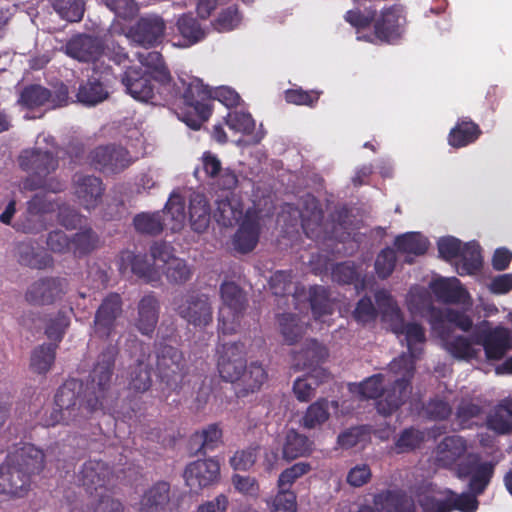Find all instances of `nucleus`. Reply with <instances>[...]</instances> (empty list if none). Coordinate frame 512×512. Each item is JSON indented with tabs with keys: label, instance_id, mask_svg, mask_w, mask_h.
I'll use <instances>...</instances> for the list:
<instances>
[{
	"label": "nucleus",
	"instance_id": "f257e3e1",
	"mask_svg": "<svg viewBox=\"0 0 512 512\" xmlns=\"http://www.w3.org/2000/svg\"><path fill=\"white\" fill-rule=\"evenodd\" d=\"M118 354V344L108 343L98 355L86 384L75 378L66 380L57 389L55 406L65 410L74 419L82 407L89 413L104 409L112 396V379Z\"/></svg>",
	"mask_w": 512,
	"mask_h": 512
},
{
	"label": "nucleus",
	"instance_id": "f03ea898",
	"mask_svg": "<svg viewBox=\"0 0 512 512\" xmlns=\"http://www.w3.org/2000/svg\"><path fill=\"white\" fill-rule=\"evenodd\" d=\"M45 463L42 450L24 444L7 454L0 465V496L24 497L31 487V478L39 474Z\"/></svg>",
	"mask_w": 512,
	"mask_h": 512
},
{
	"label": "nucleus",
	"instance_id": "7ed1b4c3",
	"mask_svg": "<svg viewBox=\"0 0 512 512\" xmlns=\"http://www.w3.org/2000/svg\"><path fill=\"white\" fill-rule=\"evenodd\" d=\"M496 463L481 461L478 453L469 454L456 468L457 478L464 480L469 478L468 488L470 493L459 495L449 491L453 498L447 499L448 507L460 512H475L478 509L477 496L484 493L491 482L495 472Z\"/></svg>",
	"mask_w": 512,
	"mask_h": 512
},
{
	"label": "nucleus",
	"instance_id": "20e7f679",
	"mask_svg": "<svg viewBox=\"0 0 512 512\" xmlns=\"http://www.w3.org/2000/svg\"><path fill=\"white\" fill-rule=\"evenodd\" d=\"M388 369L397 379L383 389L380 399L376 401V409L383 416L392 415L409 399L416 371L412 358L406 354L393 359Z\"/></svg>",
	"mask_w": 512,
	"mask_h": 512
},
{
	"label": "nucleus",
	"instance_id": "39448f33",
	"mask_svg": "<svg viewBox=\"0 0 512 512\" xmlns=\"http://www.w3.org/2000/svg\"><path fill=\"white\" fill-rule=\"evenodd\" d=\"M181 85L183 92L176 114L188 127L198 130L212 114V89L199 78H192L188 82L181 79Z\"/></svg>",
	"mask_w": 512,
	"mask_h": 512
},
{
	"label": "nucleus",
	"instance_id": "423d86ee",
	"mask_svg": "<svg viewBox=\"0 0 512 512\" xmlns=\"http://www.w3.org/2000/svg\"><path fill=\"white\" fill-rule=\"evenodd\" d=\"M301 226L305 235L314 241L339 238V230L346 228L348 211L340 209L330 215L331 225L324 223V212L319 201L311 196L304 201L300 212Z\"/></svg>",
	"mask_w": 512,
	"mask_h": 512
},
{
	"label": "nucleus",
	"instance_id": "0eeeda50",
	"mask_svg": "<svg viewBox=\"0 0 512 512\" xmlns=\"http://www.w3.org/2000/svg\"><path fill=\"white\" fill-rule=\"evenodd\" d=\"M387 307L382 312L383 321L389 324L390 330L397 336L404 335L408 352H403L410 356L416 366V361L423 352V345L426 342L425 330L418 323H405L401 309L396 303L392 302L390 296L386 297Z\"/></svg>",
	"mask_w": 512,
	"mask_h": 512
},
{
	"label": "nucleus",
	"instance_id": "6e6552de",
	"mask_svg": "<svg viewBox=\"0 0 512 512\" xmlns=\"http://www.w3.org/2000/svg\"><path fill=\"white\" fill-rule=\"evenodd\" d=\"M121 83L125 91L137 101L150 102L158 104L162 101L170 102L176 98V91L171 87L168 95H163L158 91V83L154 81V76L144 71L141 66L128 67L121 77Z\"/></svg>",
	"mask_w": 512,
	"mask_h": 512
},
{
	"label": "nucleus",
	"instance_id": "1a4fd4ad",
	"mask_svg": "<svg viewBox=\"0 0 512 512\" xmlns=\"http://www.w3.org/2000/svg\"><path fill=\"white\" fill-rule=\"evenodd\" d=\"M18 163L28 174L23 181V187L29 191L38 190L43 185V177H48L59 166L57 153L38 147L22 151Z\"/></svg>",
	"mask_w": 512,
	"mask_h": 512
},
{
	"label": "nucleus",
	"instance_id": "9d476101",
	"mask_svg": "<svg viewBox=\"0 0 512 512\" xmlns=\"http://www.w3.org/2000/svg\"><path fill=\"white\" fill-rule=\"evenodd\" d=\"M156 371L161 382L171 391L181 389L188 373V365L183 352L162 342L156 344Z\"/></svg>",
	"mask_w": 512,
	"mask_h": 512
},
{
	"label": "nucleus",
	"instance_id": "9b49d317",
	"mask_svg": "<svg viewBox=\"0 0 512 512\" xmlns=\"http://www.w3.org/2000/svg\"><path fill=\"white\" fill-rule=\"evenodd\" d=\"M219 292L223 307L219 311L218 329L223 334H233L239 328L247 306L246 294L234 281H224Z\"/></svg>",
	"mask_w": 512,
	"mask_h": 512
},
{
	"label": "nucleus",
	"instance_id": "f8f14e48",
	"mask_svg": "<svg viewBox=\"0 0 512 512\" xmlns=\"http://www.w3.org/2000/svg\"><path fill=\"white\" fill-rule=\"evenodd\" d=\"M58 202L45 193L34 194L27 202L26 209L12 224V228L24 234H38L45 230V215L56 211Z\"/></svg>",
	"mask_w": 512,
	"mask_h": 512
},
{
	"label": "nucleus",
	"instance_id": "ddd939ff",
	"mask_svg": "<svg viewBox=\"0 0 512 512\" xmlns=\"http://www.w3.org/2000/svg\"><path fill=\"white\" fill-rule=\"evenodd\" d=\"M69 89L64 83H59L49 89L40 84L25 86L19 96L18 102L27 109L45 108L54 110L69 104Z\"/></svg>",
	"mask_w": 512,
	"mask_h": 512
},
{
	"label": "nucleus",
	"instance_id": "4468645a",
	"mask_svg": "<svg viewBox=\"0 0 512 512\" xmlns=\"http://www.w3.org/2000/svg\"><path fill=\"white\" fill-rule=\"evenodd\" d=\"M179 317L194 327H206L213 320V310L208 295L189 291L173 299Z\"/></svg>",
	"mask_w": 512,
	"mask_h": 512
},
{
	"label": "nucleus",
	"instance_id": "2eb2a0df",
	"mask_svg": "<svg viewBox=\"0 0 512 512\" xmlns=\"http://www.w3.org/2000/svg\"><path fill=\"white\" fill-rule=\"evenodd\" d=\"M88 159L95 170L111 174L124 171L135 161L125 147L116 144L97 146L90 152Z\"/></svg>",
	"mask_w": 512,
	"mask_h": 512
},
{
	"label": "nucleus",
	"instance_id": "dca6fc26",
	"mask_svg": "<svg viewBox=\"0 0 512 512\" xmlns=\"http://www.w3.org/2000/svg\"><path fill=\"white\" fill-rule=\"evenodd\" d=\"M69 290L65 277L46 276L34 281L26 290L25 299L31 305H52L61 300Z\"/></svg>",
	"mask_w": 512,
	"mask_h": 512
},
{
	"label": "nucleus",
	"instance_id": "f3484780",
	"mask_svg": "<svg viewBox=\"0 0 512 512\" xmlns=\"http://www.w3.org/2000/svg\"><path fill=\"white\" fill-rule=\"evenodd\" d=\"M123 312V301L120 294L111 292L97 308L93 320V335L100 340H108L117 327V320Z\"/></svg>",
	"mask_w": 512,
	"mask_h": 512
},
{
	"label": "nucleus",
	"instance_id": "a211bd4d",
	"mask_svg": "<svg viewBox=\"0 0 512 512\" xmlns=\"http://www.w3.org/2000/svg\"><path fill=\"white\" fill-rule=\"evenodd\" d=\"M246 346L242 342L224 343L218 349L217 369L220 377L236 383L243 375L247 365Z\"/></svg>",
	"mask_w": 512,
	"mask_h": 512
},
{
	"label": "nucleus",
	"instance_id": "6ab92c4d",
	"mask_svg": "<svg viewBox=\"0 0 512 512\" xmlns=\"http://www.w3.org/2000/svg\"><path fill=\"white\" fill-rule=\"evenodd\" d=\"M115 473L113 467L102 460H88L83 465L78 474V481L85 490L99 496L106 492L113 485Z\"/></svg>",
	"mask_w": 512,
	"mask_h": 512
},
{
	"label": "nucleus",
	"instance_id": "aec40b11",
	"mask_svg": "<svg viewBox=\"0 0 512 512\" xmlns=\"http://www.w3.org/2000/svg\"><path fill=\"white\" fill-rule=\"evenodd\" d=\"M165 31L166 23L161 16L146 14L130 27L126 36L140 46L151 48L162 43Z\"/></svg>",
	"mask_w": 512,
	"mask_h": 512
},
{
	"label": "nucleus",
	"instance_id": "412c9836",
	"mask_svg": "<svg viewBox=\"0 0 512 512\" xmlns=\"http://www.w3.org/2000/svg\"><path fill=\"white\" fill-rule=\"evenodd\" d=\"M183 478L186 486L197 493L219 482L220 463L215 458L190 462L184 469Z\"/></svg>",
	"mask_w": 512,
	"mask_h": 512
},
{
	"label": "nucleus",
	"instance_id": "4be33fe9",
	"mask_svg": "<svg viewBox=\"0 0 512 512\" xmlns=\"http://www.w3.org/2000/svg\"><path fill=\"white\" fill-rule=\"evenodd\" d=\"M72 186L78 204L85 210H94L102 203L106 187L100 177L76 173Z\"/></svg>",
	"mask_w": 512,
	"mask_h": 512
},
{
	"label": "nucleus",
	"instance_id": "5701e85b",
	"mask_svg": "<svg viewBox=\"0 0 512 512\" xmlns=\"http://www.w3.org/2000/svg\"><path fill=\"white\" fill-rule=\"evenodd\" d=\"M261 210L248 208L233 237L234 249L247 254L255 249L261 233Z\"/></svg>",
	"mask_w": 512,
	"mask_h": 512
},
{
	"label": "nucleus",
	"instance_id": "b1692460",
	"mask_svg": "<svg viewBox=\"0 0 512 512\" xmlns=\"http://www.w3.org/2000/svg\"><path fill=\"white\" fill-rule=\"evenodd\" d=\"M467 450L468 444L464 437L460 435L445 436L435 448V463L441 468L456 469L458 464L470 454L466 455Z\"/></svg>",
	"mask_w": 512,
	"mask_h": 512
},
{
	"label": "nucleus",
	"instance_id": "393cba45",
	"mask_svg": "<svg viewBox=\"0 0 512 512\" xmlns=\"http://www.w3.org/2000/svg\"><path fill=\"white\" fill-rule=\"evenodd\" d=\"M473 343L483 346L488 360H500L512 348L510 330L503 326L482 331L474 337Z\"/></svg>",
	"mask_w": 512,
	"mask_h": 512
},
{
	"label": "nucleus",
	"instance_id": "a878e982",
	"mask_svg": "<svg viewBox=\"0 0 512 512\" xmlns=\"http://www.w3.org/2000/svg\"><path fill=\"white\" fill-rule=\"evenodd\" d=\"M405 17L400 6L384 8L374 22V34L382 42L391 43L399 39L403 33Z\"/></svg>",
	"mask_w": 512,
	"mask_h": 512
},
{
	"label": "nucleus",
	"instance_id": "bb28decb",
	"mask_svg": "<svg viewBox=\"0 0 512 512\" xmlns=\"http://www.w3.org/2000/svg\"><path fill=\"white\" fill-rule=\"evenodd\" d=\"M64 52L73 59L89 63L97 61L103 55L104 46L97 37L77 34L66 42Z\"/></svg>",
	"mask_w": 512,
	"mask_h": 512
},
{
	"label": "nucleus",
	"instance_id": "cd10ccee",
	"mask_svg": "<svg viewBox=\"0 0 512 512\" xmlns=\"http://www.w3.org/2000/svg\"><path fill=\"white\" fill-rule=\"evenodd\" d=\"M292 357L295 370L315 372L316 369H323L321 364L328 357V349L317 340L308 339L299 350L293 351Z\"/></svg>",
	"mask_w": 512,
	"mask_h": 512
},
{
	"label": "nucleus",
	"instance_id": "c85d7f7f",
	"mask_svg": "<svg viewBox=\"0 0 512 512\" xmlns=\"http://www.w3.org/2000/svg\"><path fill=\"white\" fill-rule=\"evenodd\" d=\"M119 271L125 274L130 270L138 278L151 283L159 280V273L146 254H135L130 250H124L120 253L118 259Z\"/></svg>",
	"mask_w": 512,
	"mask_h": 512
},
{
	"label": "nucleus",
	"instance_id": "c756f323",
	"mask_svg": "<svg viewBox=\"0 0 512 512\" xmlns=\"http://www.w3.org/2000/svg\"><path fill=\"white\" fill-rule=\"evenodd\" d=\"M138 60L141 67H145L144 71L154 76V81L158 83V91L163 95H168L172 83V77L169 69L166 67L163 56L160 52L149 51L145 53H138Z\"/></svg>",
	"mask_w": 512,
	"mask_h": 512
},
{
	"label": "nucleus",
	"instance_id": "7c9ffc66",
	"mask_svg": "<svg viewBox=\"0 0 512 512\" xmlns=\"http://www.w3.org/2000/svg\"><path fill=\"white\" fill-rule=\"evenodd\" d=\"M18 262L32 269L43 270L54 265V258L43 250H38L34 241H22L15 247Z\"/></svg>",
	"mask_w": 512,
	"mask_h": 512
},
{
	"label": "nucleus",
	"instance_id": "2f4dec72",
	"mask_svg": "<svg viewBox=\"0 0 512 512\" xmlns=\"http://www.w3.org/2000/svg\"><path fill=\"white\" fill-rule=\"evenodd\" d=\"M331 278L340 285H353L356 292L360 293L367 288V275L361 271V266L354 261H343L332 267Z\"/></svg>",
	"mask_w": 512,
	"mask_h": 512
},
{
	"label": "nucleus",
	"instance_id": "473e14b6",
	"mask_svg": "<svg viewBox=\"0 0 512 512\" xmlns=\"http://www.w3.org/2000/svg\"><path fill=\"white\" fill-rule=\"evenodd\" d=\"M137 309L136 328L141 334L151 336L159 318L160 305L158 299L152 294L145 295L139 301Z\"/></svg>",
	"mask_w": 512,
	"mask_h": 512
},
{
	"label": "nucleus",
	"instance_id": "72a5a7b5",
	"mask_svg": "<svg viewBox=\"0 0 512 512\" xmlns=\"http://www.w3.org/2000/svg\"><path fill=\"white\" fill-rule=\"evenodd\" d=\"M482 134L480 126L468 117L459 118L448 134V144L456 149L475 143Z\"/></svg>",
	"mask_w": 512,
	"mask_h": 512
},
{
	"label": "nucleus",
	"instance_id": "f704fd0d",
	"mask_svg": "<svg viewBox=\"0 0 512 512\" xmlns=\"http://www.w3.org/2000/svg\"><path fill=\"white\" fill-rule=\"evenodd\" d=\"M243 204L234 195H226L216 201L213 212L215 221L223 227H233L244 217Z\"/></svg>",
	"mask_w": 512,
	"mask_h": 512
},
{
	"label": "nucleus",
	"instance_id": "c9c22d12",
	"mask_svg": "<svg viewBox=\"0 0 512 512\" xmlns=\"http://www.w3.org/2000/svg\"><path fill=\"white\" fill-rule=\"evenodd\" d=\"M169 501L170 484L167 481H158L143 492L138 512H159Z\"/></svg>",
	"mask_w": 512,
	"mask_h": 512
},
{
	"label": "nucleus",
	"instance_id": "e433bc0d",
	"mask_svg": "<svg viewBox=\"0 0 512 512\" xmlns=\"http://www.w3.org/2000/svg\"><path fill=\"white\" fill-rule=\"evenodd\" d=\"M436 298L446 304L465 303L469 298L467 290L457 278L438 279L431 284Z\"/></svg>",
	"mask_w": 512,
	"mask_h": 512
},
{
	"label": "nucleus",
	"instance_id": "4c0bfd02",
	"mask_svg": "<svg viewBox=\"0 0 512 512\" xmlns=\"http://www.w3.org/2000/svg\"><path fill=\"white\" fill-rule=\"evenodd\" d=\"M210 205L203 193L192 192L189 197V220L193 231L203 233L209 227Z\"/></svg>",
	"mask_w": 512,
	"mask_h": 512
},
{
	"label": "nucleus",
	"instance_id": "58836bf2",
	"mask_svg": "<svg viewBox=\"0 0 512 512\" xmlns=\"http://www.w3.org/2000/svg\"><path fill=\"white\" fill-rule=\"evenodd\" d=\"M267 377V372L260 363L251 362L248 366L246 365L243 375L238 380L239 388L236 390V396L246 397L259 391Z\"/></svg>",
	"mask_w": 512,
	"mask_h": 512
},
{
	"label": "nucleus",
	"instance_id": "ea45409f",
	"mask_svg": "<svg viewBox=\"0 0 512 512\" xmlns=\"http://www.w3.org/2000/svg\"><path fill=\"white\" fill-rule=\"evenodd\" d=\"M486 424L488 429L499 435L512 432V398L501 400L488 415Z\"/></svg>",
	"mask_w": 512,
	"mask_h": 512
},
{
	"label": "nucleus",
	"instance_id": "a19ab883",
	"mask_svg": "<svg viewBox=\"0 0 512 512\" xmlns=\"http://www.w3.org/2000/svg\"><path fill=\"white\" fill-rule=\"evenodd\" d=\"M409 308L412 312L426 318L434 329H437V321L441 317L442 309L434 306L431 295L426 290L411 292Z\"/></svg>",
	"mask_w": 512,
	"mask_h": 512
},
{
	"label": "nucleus",
	"instance_id": "79ce46f5",
	"mask_svg": "<svg viewBox=\"0 0 512 512\" xmlns=\"http://www.w3.org/2000/svg\"><path fill=\"white\" fill-rule=\"evenodd\" d=\"M176 28L183 39V46H192L206 38L207 30L192 13H184L178 17Z\"/></svg>",
	"mask_w": 512,
	"mask_h": 512
},
{
	"label": "nucleus",
	"instance_id": "37998d69",
	"mask_svg": "<svg viewBox=\"0 0 512 512\" xmlns=\"http://www.w3.org/2000/svg\"><path fill=\"white\" fill-rule=\"evenodd\" d=\"M394 246L398 252L407 254L405 262L412 264L413 259L409 255L420 256L425 254L429 242L419 232H407L395 237Z\"/></svg>",
	"mask_w": 512,
	"mask_h": 512
},
{
	"label": "nucleus",
	"instance_id": "c03bdc74",
	"mask_svg": "<svg viewBox=\"0 0 512 512\" xmlns=\"http://www.w3.org/2000/svg\"><path fill=\"white\" fill-rule=\"evenodd\" d=\"M329 378L326 369H316L308 372L304 377L297 378L293 384V392L300 402H308L314 395L316 388Z\"/></svg>",
	"mask_w": 512,
	"mask_h": 512
},
{
	"label": "nucleus",
	"instance_id": "a18cd8bd",
	"mask_svg": "<svg viewBox=\"0 0 512 512\" xmlns=\"http://www.w3.org/2000/svg\"><path fill=\"white\" fill-rule=\"evenodd\" d=\"M223 431L218 423L207 425L202 430H198L191 436L192 443H198L199 446L195 450L196 455H206L210 451H214L222 444Z\"/></svg>",
	"mask_w": 512,
	"mask_h": 512
},
{
	"label": "nucleus",
	"instance_id": "49530a36",
	"mask_svg": "<svg viewBox=\"0 0 512 512\" xmlns=\"http://www.w3.org/2000/svg\"><path fill=\"white\" fill-rule=\"evenodd\" d=\"M458 258L456 269L460 276L473 275L482 268L481 247L475 241L465 243Z\"/></svg>",
	"mask_w": 512,
	"mask_h": 512
},
{
	"label": "nucleus",
	"instance_id": "de8ad7c7",
	"mask_svg": "<svg viewBox=\"0 0 512 512\" xmlns=\"http://www.w3.org/2000/svg\"><path fill=\"white\" fill-rule=\"evenodd\" d=\"M374 509L382 512H415L414 503L405 495L387 490L374 496Z\"/></svg>",
	"mask_w": 512,
	"mask_h": 512
},
{
	"label": "nucleus",
	"instance_id": "09e8293b",
	"mask_svg": "<svg viewBox=\"0 0 512 512\" xmlns=\"http://www.w3.org/2000/svg\"><path fill=\"white\" fill-rule=\"evenodd\" d=\"M166 220L165 228L171 232H179L185 224V202L179 195H172L161 212Z\"/></svg>",
	"mask_w": 512,
	"mask_h": 512
},
{
	"label": "nucleus",
	"instance_id": "8fccbe9b",
	"mask_svg": "<svg viewBox=\"0 0 512 512\" xmlns=\"http://www.w3.org/2000/svg\"><path fill=\"white\" fill-rule=\"evenodd\" d=\"M108 96L109 93L105 85L96 78H89L81 83L76 94L78 102L87 106L97 105L106 100Z\"/></svg>",
	"mask_w": 512,
	"mask_h": 512
},
{
	"label": "nucleus",
	"instance_id": "3c124183",
	"mask_svg": "<svg viewBox=\"0 0 512 512\" xmlns=\"http://www.w3.org/2000/svg\"><path fill=\"white\" fill-rule=\"evenodd\" d=\"M311 446L312 442L307 436L298 433L295 429H290L285 436L282 449L283 457L294 460L305 456L311 452Z\"/></svg>",
	"mask_w": 512,
	"mask_h": 512
},
{
	"label": "nucleus",
	"instance_id": "603ef678",
	"mask_svg": "<svg viewBox=\"0 0 512 512\" xmlns=\"http://www.w3.org/2000/svg\"><path fill=\"white\" fill-rule=\"evenodd\" d=\"M57 349L56 343H44L36 347L31 354V369L38 374H46L55 362Z\"/></svg>",
	"mask_w": 512,
	"mask_h": 512
},
{
	"label": "nucleus",
	"instance_id": "864d4df0",
	"mask_svg": "<svg viewBox=\"0 0 512 512\" xmlns=\"http://www.w3.org/2000/svg\"><path fill=\"white\" fill-rule=\"evenodd\" d=\"M128 386L130 390L137 393H144L151 388V367L148 362L137 360L134 365L129 367Z\"/></svg>",
	"mask_w": 512,
	"mask_h": 512
},
{
	"label": "nucleus",
	"instance_id": "5fc2aeb1",
	"mask_svg": "<svg viewBox=\"0 0 512 512\" xmlns=\"http://www.w3.org/2000/svg\"><path fill=\"white\" fill-rule=\"evenodd\" d=\"M135 230L141 234L156 236L165 228L166 220L160 211L141 212L133 218Z\"/></svg>",
	"mask_w": 512,
	"mask_h": 512
},
{
	"label": "nucleus",
	"instance_id": "6e6d98bb",
	"mask_svg": "<svg viewBox=\"0 0 512 512\" xmlns=\"http://www.w3.org/2000/svg\"><path fill=\"white\" fill-rule=\"evenodd\" d=\"M425 441V432L410 426L403 429L395 439L393 450L397 454L410 453L420 448Z\"/></svg>",
	"mask_w": 512,
	"mask_h": 512
},
{
	"label": "nucleus",
	"instance_id": "4d7b16f0",
	"mask_svg": "<svg viewBox=\"0 0 512 512\" xmlns=\"http://www.w3.org/2000/svg\"><path fill=\"white\" fill-rule=\"evenodd\" d=\"M329 417V401L320 398L308 406L301 419V425L306 429H314L324 424Z\"/></svg>",
	"mask_w": 512,
	"mask_h": 512
},
{
	"label": "nucleus",
	"instance_id": "13d9d810",
	"mask_svg": "<svg viewBox=\"0 0 512 512\" xmlns=\"http://www.w3.org/2000/svg\"><path fill=\"white\" fill-rule=\"evenodd\" d=\"M98 243L99 237L91 227L81 228L71 238V251L75 256L82 257L95 250Z\"/></svg>",
	"mask_w": 512,
	"mask_h": 512
},
{
	"label": "nucleus",
	"instance_id": "bf43d9fd",
	"mask_svg": "<svg viewBox=\"0 0 512 512\" xmlns=\"http://www.w3.org/2000/svg\"><path fill=\"white\" fill-rule=\"evenodd\" d=\"M53 10L67 22H80L84 16V0H49Z\"/></svg>",
	"mask_w": 512,
	"mask_h": 512
},
{
	"label": "nucleus",
	"instance_id": "052dcab7",
	"mask_svg": "<svg viewBox=\"0 0 512 512\" xmlns=\"http://www.w3.org/2000/svg\"><path fill=\"white\" fill-rule=\"evenodd\" d=\"M309 302L315 319L332 313L330 293L324 286L314 285L309 288Z\"/></svg>",
	"mask_w": 512,
	"mask_h": 512
},
{
	"label": "nucleus",
	"instance_id": "680f3d73",
	"mask_svg": "<svg viewBox=\"0 0 512 512\" xmlns=\"http://www.w3.org/2000/svg\"><path fill=\"white\" fill-rule=\"evenodd\" d=\"M162 268L166 279L172 284H184L190 280L193 274L192 268L188 263L176 256L170 259Z\"/></svg>",
	"mask_w": 512,
	"mask_h": 512
},
{
	"label": "nucleus",
	"instance_id": "e2e57ef3",
	"mask_svg": "<svg viewBox=\"0 0 512 512\" xmlns=\"http://www.w3.org/2000/svg\"><path fill=\"white\" fill-rule=\"evenodd\" d=\"M70 325V318L65 311L59 310L56 314L46 319L45 335L48 339L59 345L64 338L67 328Z\"/></svg>",
	"mask_w": 512,
	"mask_h": 512
},
{
	"label": "nucleus",
	"instance_id": "0e129e2a",
	"mask_svg": "<svg viewBox=\"0 0 512 512\" xmlns=\"http://www.w3.org/2000/svg\"><path fill=\"white\" fill-rule=\"evenodd\" d=\"M278 322L281 334L289 345L296 343L303 335V327L298 322V317L291 313L279 315Z\"/></svg>",
	"mask_w": 512,
	"mask_h": 512
},
{
	"label": "nucleus",
	"instance_id": "69168bd1",
	"mask_svg": "<svg viewBox=\"0 0 512 512\" xmlns=\"http://www.w3.org/2000/svg\"><path fill=\"white\" fill-rule=\"evenodd\" d=\"M225 123L234 132L250 135L255 129L252 115L244 111H230L225 117Z\"/></svg>",
	"mask_w": 512,
	"mask_h": 512
},
{
	"label": "nucleus",
	"instance_id": "338daca9",
	"mask_svg": "<svg viewBox=\"0 0 512 512\" xmlns=\"http://www.w3.org/2000/svg\"><path fill=\"white\" fill-rule=\"evenodd\" d=\"M445 349L455 358L472 359L476 356V351L472 342L465 336H456L452 339L442 337Z\"/></svg>",
	"mask_w": 512,
	"mask_h": 512
},
{
	"label": "nucleus",
	"instance_id": "774afa93",
	"mask_svg": "<svg viewBox=\"0 0 512 512\" xmlns=\"http://www.w3.org/2000/svg\"><path fill=\"white\" fill-rule=\"evenodd\" d=\"M397 263L396 251L385 247L376 256L374 268L378 278L384 280L392 275Z\"/></svg>",
	"mask_w": 512,
	"mask_h": 512
}]
</instances>
